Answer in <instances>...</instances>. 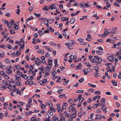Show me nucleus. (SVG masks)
Here are the masks:
<instances>
[{
    "mask_svg": "<svg viewBox=\"0 0 121 121\" xmlns=\"http://www.w3.org/2000/svg\"><path fill=\"white\" fill-rule=\"evenodd\" d=\"M2 83L3 84L5 85L6 86H8L11 84V82L9 81L4 80L2 81Z\"/></svg>",
    "mask_w": 121,
    "mask_h": 121,
    "instance_id": "1",
    "label": "nucleus"
},
{
    "mask_svg": "<svg viewBox=\"0 0 121 121\" xmlns=\"http://www.w3.org/2000/svg\"><path fill=\"white\" fill-rule=\"evenodd\" d=\"M17 25H16L15 23H12V25L14 26V27H12L11 28V30H13L14 29H16V30H17L18 28V25L19 24L18 22H17Z\"/></svg>",
    "mask_w": 121,
    "mask_h": 121,
    "instance_id": "2",
    "label": "nucleus"
},
{
    "mask_svg": "<svg viewBox=\"0 0 121 121\" xmlns=\"http://www.w3.org/2000/svg\"><path fill=\"white\" fill-rule=\"evenodd\" d=\"M48 62L49 64H47V65L48 68H51V65H52V60L51 59V58H49L48 59Z\"/></svg>",
    "mask_w": 121,
    "mask_h": 121,
    "instance_id": "3",
    "label": "nucleus"
},
{
    "mask_svg": "<svg viewBox=\"0 0 121 121\" xmlns=\"http://www.w3.org/2000/svg\"><path fill=\"white\" fill-rule=\"evenodd\" d=\"M110 33V32H108L107 31H105L104 34H102L101 36L102 37H103L104 38L105 37V36H107L108 34Z\"/></svg>",
    "mask_w": 121,
    "mask_h": 121,
    "instance_id": "4",
    "label": "nucleus"
},
{
    "mask_svg": "<svg viewBox=\"0 0 121 121\" xmlns=\"http://www.w3.org/2000/svg\"><path fill=\"white\" fill-rule=\"evenodd\" d=\"M74 43L73 41L71 40L69 41L68 43H66L65 44L68 47V45H74Z\"/></svg>",
    "mask_w": 121,
    "mask_h": 121,
    "instance_id": "5",
    "label": "nucleus"
},
{
    "mask_svg": "<svg viewBox=\"0 0 121 121\" xmlns=\"http://www.w3.org/2000/svg\"><path fill=\"white\" fill-rule=\"evenodd\" d=\"M35 63L37 65H39L40 64L41 60L40 59H37L35 60Z\"/></svg>",
    "mask_w": 121,
    "mask_h": 121,
    "instance_id": "6",
    "label": "nucleus"
},
{
    "mask_svg": "<svg viewBox=\"0 0 121 121\" xmlns=\"http://www.w3.org/2000/svg\"><path fill=\"white\" fill-rule=\"evenodd\" d=\"M48 6L47 5H45L43 8L42 10L44 11H48L49 10V9L48 8Z\"/></svg>",
    "mask_w": 121,
    "mask_h": 121,
    "instance_id": "7",
    "label": "nucleus"
},
{
    "mask_svg": "<svg viewBox=\"0 0 121 121\" xmlns=\"http://www.w3.org/2000/svg\"><path fill=\"white\" fill-rule=\"evenodd\" d=\"M43 22L45 25L47 24L48 22V20L45 18H44L43 21Z\"/></svg>",
    "mask_w": 121,
    "mask_h": 121,
    "instance_id": "8",
    "label": "nucleus"
},
{
    "mask_svg": "<svg viewBox=\"0 0 121 121\" xmlns=\"http://www.w3.org/2000/svg\"><path fill=\"white\" fill-rule=\"evenodd\" d=\"M29 84V85H31L33 84V82L32 81H31L29 82L28 81H26L25 83V84Z\"/></svg>",
    "mask_w": 121,
    "mask_h": 121,
    "instance_id": "9",
    "label": "nucleus"
},
{
    "mask_svg": "<svg viewBox=\"0 0 121 121\" xmlns=\"http://www.w3.org/2000/svg\"><path fill=\"white\" fill-rule=\"evenodd\" d=\"M75 19L74 18H72L70 20V23L71 24H73L75 21Z\"/></svg>",
    "mask_w": 121,
    "mask_h": 121,
    "instance_id": "10",
    "label": "nucleus"
},
{
    "mask_svg": "<svg viewBox=\"0 0 121 121\" xmlns=\"http://www.w3.org/2000/svg\"><path fill=\"white\" fill-rule=\"evenodd\" d=\"M96 52L97 54L100 55H101L103 53V52L102 51H100L99 50H97L96 51Z\"/></svg>",
    "mask_w": 121,
    "mask_h": 121,
    "instance_id": "11",
    "label": "nucleus"
},
{
    "mask_svg": "<svg viewBox=\"0 0 121 121\" xmlns=\"http://www.w3.org/2000/svg\"><path fill=\"white\" fill-rule=\"evenodd\" d=\"M25 45L24 44L21 45L19 48V50L20 51H22L23 50V48L24 47Z\"/></svg>",
    "mask_w": 121,
    "mask_h": 121,
    "instance_id": "12",
    "label": "nucleus"
},
{
    "mask_svg": "<svg viewBox=\"0 0 121 121\" xmlns=\"http://www.w3.org/2000/svg\"><path fill=\"white\" fill-rule=\"evenodd\" d=\"M63 90L64 89H60L57 91V92L59 94H61L63 92Z\"/></svg>",
    "mask_w": 121,
    "mask_h": 121,
    "instance_id": "13",
    "label": "nucleus"
},
{
    "mask_svg": "<svg viewBox=\"0 0 121 121\" xmlns=\"http://www.w3.org/2000/svg\"><path fill=\"white\" fill-rule=\"evenodd\" d=\"M105 65L108 67L109 68H110V66H111V65H112V64L111 63H106L105 64Z\"/></svg>",
    "mask_w": 121,
    "mask_h": 121,
    "instance_id": "14",
    "label": "nucleus"
},
{
    "mask_svg": "<svg viewBox=\"0 0 121 121\" xmlns=\"http://www.w3.org/2000/svg\"><path fill=\"white\" fill-rule=\"evenodd\" d=\"M54 64H55V67H56L58 66V65L57 64V59H55L54 61Z\"/></svg>",
    "mask_w": 121,
    "mask_h": 121,
    "instance_id": "15",
    "label": "nucleus"
},
{
    "mask_svg": "<svg viewBox=\"0 0 121 121\" xmlns=\"http://www.w3.org/2000/svg\"><path fill=\"white\" fill-rule=\"evenodd\" d=\"M7 47V46H5L4 44H2L0 46V48H2L4 49H6Z\"/></svg>",
    "mask_w": 121,
    "mask_h": 121,
    "instance_id": "16",
    "label": "nucleus"
},
{
    "mask_svg": "<svg viewBox=\"0 0 121 121\" xmlns=\"http://www.w3.org/2000/svg\"><path fill=\"white\" fill-rule=\"evenodd\" d=\"M30 121H38V120L35 117H33L31 118V120Z\"/></svg>",
    "mask_w": 121,
    "mask_h": 121,
    "instance_id": "17",
    "label": "nucleus"
},
{
    "mask_svg": "<svg viewBox=\"0 0 121 121\" xmlns=\"http://www.w3.org/2000/svg\"><path fill=\"white\" fill-rule=\"evenodd\" d=\"M12 72V71L11 70L8 69L5 72L6 73H11Z\"/></svg>",
    "mask_w": 121,
    "mask_h": 121,
    "instance_id": "18",
    "label": "nucleus"
},
{
    "mask_svg": "<svg viewBox=\"0 0 121 121\" xmlns=\"http://www.w3.org/2000/svg\"><path fill=\"white\" fill-rule=\"evenodd\" d=\"M21 53V52H19V50L17 51L16 52V56H19Z\"/></svg>",
    "mask_w": 121,
    "mask_h": 121,
    "instance_id": "19",
    "label": "nucleus"
},
{
    "mask_svg": "<svg viewBox=\"0 0 121 121\" xmlns=\"http://www.w3.org/2000/svg\"><path fill=\"white\" fill-rule=\"evenodd\" d=\"M111 82L112 83V84L113 86H117V83L115 82V81L112 80L111 81Z\"/></svg>",
    "mask_w": 121,
    "mask_h": 121,
    "instance_id": "20",
    "label": "nucleus"
},
{
    "mask_svg": "<svg viewBox=\"0 0 121 121\" xmlns=\"http://www.w3.org/2000/svg\"><path fill=\"white\" fill-rule=\"evenodd\" d=\"M68 105V104L67 103H64V106H63L62 108L63 109H64L66 107V106Z\"/></svg>",
    "mask_w": 121,
    "mask_h": 121,
    "instance_id": "21",
    "label": "nucleus"
},
{
    "mask_svg": "<svg viewBox=\"0 0 121 121\" xmlns=\"http://www.w3.org/2000/svg\"><path fill=\"white\" fill-rule=\"evenodd\" d=\"M48 8L50 10H52L53 9V4L49 5Z\"/></svg>",
    "mask_w": 121,
    "mask_h": 121,
    "instance_id": "22",
    "label": "nucleus"
},
{
    "mask_svg": "<svg viewBox=\"0 0 121 121\" xmlns=\"http://www.w3.org/2000/svg\"><path fill=\"white\" fill-rule=\"evenodd\" d=\"M38 52L39 53H42L43 54L44 52V51L42 49L39 50H38Z\"/></svg>",
    "mask_w": 121,
    "mask_h": 121,
    "instance_id": "23",
    "label": "nucleus"
},
{
    "mask_svg": "<svg viewBox=\"0 0 121 121\" xmlns=\"http://www.w3.org/2000/svg\"><path fill=\"white\" fill-rule=\"evenodd\" d=\"M85 65L86 66H87L89 67H90L91 66V65L89 63L87 62L85 63Z\"/></svg>",
    "mask_w": 121,
    "mask_h": 121,
    "instance_id": "24",
    "label": "nucleus"
},
{
    "mask_svg": "<svg viewBox=\"0 0 121 121\" xmlns=\"http://www.w3.org/2000/svg\"><path fill=\"white\" fill-rule=\"evenodd\" d=\"M88 84L89 86L93 87H95L96 86V85H93L90 83H88Z\"/></svg>",
    "mask_w": 121,
    "mask_h": 121,
    "instance_id": "25",
    "label": "nucleus"
},
{
    "mask_svg": "<svg viewBox=\"0 0 121 121\" xmlns=\"http://www.w3.org/2000/svg\"><path fill=\"white\" fill-rule=\"evenodd\" d=\"M65 95L64 94H62L61 95H60L59 96V97L60 98H63L65 97Z\"/></svg>",
    "mask_w": 121,
    "mask_h": 121,
    "instance_id": "26",
    "label": "nucleus"
},
{
    "mask_svg": "<svg viewBox=\"0 0 121 121\" xmlns=\"http://www.w3.org/2000/svg\"><path fill=\"white\" fill-rule=\"evenodd\" d=\"M7 24V26L9 27H10L12 26V24H11V23L10 22H8V23H6Z\"/></svg>",
    "mask_w": 121,
    "mask_h": 121,
    "instance_id": "27",
    "label": "nucleus"
},
{
    "mask_svg": "<svg viewBox=\"0 0 121 121\" xmlns=\"http://www.w3.org/2000/svg\"><path fill=\"white\" fill-rule=\"evenodd\" d=\"M49 115L48 114H46L45 115V117L46 118V120H50L49 119Z\"/></svg>",
    "mask_w": 121,
    "mask_h": 121,
    "instance_id": "28",
    "label": "nucleus"
},
{
    "mask_svg": "<svg viewBox=\"0 0 121 121\" xmlns=\"http://www.w3.org/2000/svg\"><path fill=\"white\" fill-rule=\"evenodd\" d=\"M34 14L36 16H37L38 18H40V14L34 13Z\"/></svg>",
    "mask_w": 121,
    "mask_h": 121,
    "instance_id": "29",
    "label": "nucleus"
},
{
    "mask_svg": "<svg viewBox=\"0 0 121 121\" xmlns=\"http://www.w3.org/2000/svg\"><path fill=\"white\" fill-rule=\"evenodd\" d=\"M44 32L43 31H38V33L40 35H42L44 34Z\"/></svg>",
    "mask_w": 121,
    "mask_h": 121,
    "instance_id": "30",
    "label": "nucleus"
},
{
    "mask_svg": "<svg viewBox=\"0 0 121 121\" xmlns=\"http://www.w3.org/2000/svg\"><path fill=\"white\" fill-rule=\"evenodd\" d=\"M86 69H83V72H84V74L85 75H86L88 73V72H87L86 71Z\"/></svg>",
    "mask_w": 121,
    "mask_h": 121,
    "instance_id": "31",
    "label": "nucleus"
},
{
    "mask_svg": "<svg viewBox=\"0 0 121 121\" xmlns=\"http://www.w3.org/2000/svg\"><path fill=\"white\" fill-rule=\"evenodd\" d=\"M1 54L0 55V57L1 58L4 57L5 56L4 54V52L2 51H1Z\"/></svg>",
    "mask_w": 121,
    "mask_h": 121,
    "instance_id": "32",
    "label": "nucleus"
},
{
    "mask_svg": "<svg viewBox=\"0 0 121 121\" xmlns=\"http://www.w3.org/2000/svg\"><path fill=\"white\" fill-rule=\"evenodd\" d=\"M98 106V104H96L92 106V108H95L97 107Z\"/></svg>",
    "mask_w": 121,
    "mask_h": 121,
    "instance_id": "33",
    "label": "nucleus"
},
{
    "mask_svg": "<svg viewBox=\"0 0 121 121\" xmlns=\"http://www.w3.org/2000/svg\"><path fill=\"white\" fill-rule=\"evenodd\" d=\"M33 19V17H30L28 18L26 20V22H28L29 21Z\"/></svg>",
    "mask_w": 121,
    "mask_h": 121,
    "instance_id": "34",
    "label": "nucleus"
},
{
    "mask_svg": "<svg viewBox=\"0 0 121 121\" xmlns=\"http://www.w3.org/2000/svg\"><path fill=\"white\" fill-rule=\"evenodd\" d=\"M107 108V107L105 106L103 107H102L101 108V109L102 110H103L106 109Z\"/></svg>",
    "mask_w": 121,
    "mask_h": 121,
    "instance_id": "35",
    "label": "nucleus"
},
{
    "mask_svg": "<svg viewBox=\"0 0 121 121\" xmlns=\"http://www.w3.org/2000/svg\"><path fill=\"white\" fill-rule=\"evenodd\" d=\"M100 74L97 73H94V75L96 77H98L100 75Z\"/></svg>",
    "mask_w": 121,
    "mask_h": 121,
    "instance_id": "36",
    "label": "nucleus"
},
{
    "mask_svg": "<svg viewBox=\"0 0 121 121\" xmlns=\"http://www.w3.org/2000/svg\"><path fill=\"white\" fill-rule=\"evenodd\" d=\"M95 90L94 89H90L88 90V91L89 92H93Z\"/></svg>",
    "mask_w": 121,
    "mask_h": 121,
    "instance_id": "37",
    "label": "nucleus"
},
{
    "mask_svg": "<svg viewBox=\"0 0 121 121\" xmlns=\"http://www.w3.org/2000/svg\"><path fill=\"white\" fill-rule=\"evenodd\" d=\"M84 79L83 78H82L81 79L79 80V81L80 83H82L84 81Z\"/></svg>",
    "mask_w": 121,
    "mask_h": 121,
    "instance_id": "38",
    "label": "nucleus"
},
{
    "mask_svg": "<svg viewBox=\"0 0 121 121\" xmlns=\"http://www.w3.org/2000/svg\"><path fill=\"white\" fill-rule=\"evenodd\" d=\"M101 92L100 91H96L94 93L96 94H100Z\"/></svg>",
    "mask_w": 121,
    "mask_h": 121,
    "instance_id": "39",
    "label": "nucleus"
},
{
    "mask_svg": "<svg viewBox=\"0 0 121 121\" xmlns=\"http://www.w3.org/2000/svg\"><path fill=\"white\" fill-rule=\"evenodd\" d=\"M16 80L19 81L21 80V78L20 76L16 77L15 78Z\"/></svg>",
    "mask_w": 121,
    "mask_h": 121,
    "instance_id": "40",
    "label": "nucleus"
},
{
    "mask_svg": "<svg viewBox=\"0 0 121 121\" xmlns=\"http://www.w3.org/2000/svg\"><path fill=\"white\" fill-rule=\"evenodd\" d=\"M117 2H116L114 3V4H113V5H116V6H117L118 7H120V5L118 4L117 3Z\"/></svg>",
    "mask_w": 121,
    "mask_h": 121,
    "instance_id": "41",
    "label": "nucleus"
},
{
    "mask_svg": "<svg viewBox=\"0 0 121 121\" xmlns=\"http://www.w3.org/2000/svg\"><path fill=\"white\" fill-rule=\"evenodd\" d=\"M57 78V79H61V78L60 77H57L56 76L53 75V79H55Z\"/></svg>",
    "mask_w": 121,
    "mask_h": 121,
    "instance_id": "42",
    "label": "nucleus"
},
{
    "mask_svg": "<svg viewBox=\"0 0 121 121\" xmlns=\"http://www.w3.org/2000/svg\"><path fill=\"white\" fill-rule=\"evenodd\" d=\"M83 91L82 90H78L76 91V93H82Z\"/></svg>",
    "mask_w": 121,
    "mask_h": 121,
    "instance_id": "43",
    "label": "nucleus"
},
{
    "mask_svg": "<svg viewBox=\"0 0 121 121\" xmlns=\"http://www.w3.org/2000/svg\"><path fill=\"white\" fill-rule=\"evenodd\" d=\"M12 68V66L11 65L10 66H7L6 68V69H7L10 70Z\"/></svg>",
    "mask_w": 121,
    "mask_h": 121,
    "instance_id": "44",
    "label": "nucleus"
},
{
    "mask_svg": "<svg viewBox=\"0 0 121 121\" xmlns=\"http://www.w3.org/2000/svg\"><path fill=\"white\" fill-rule=\"evenodd\" d=\"M2 21L5 24H6L8 22V21H6L4 19H3L2 20Z\"/></svg>",
    "mask_w": 121,
    "mask_h": 121,
    "instance_id": "45",
    "label": "nucleus"
},
{
    "mask_svg": "<svg viewBox=\"0 0 121 121\" xmlns=\"http://www.w3.org/2000/svg\"><path fill=\"white\" fill-rule=\"evenodd\" d=\"M5 61L6 63H7L8 64H9L10 63L9 60L8 59H6L5 60Z\"/></svg>",
    "mask_w": 121,
    "mask_h": 121,
    "instance_id": "46",
    "label": "nucleus"
},
{
    "mask_svg": "<svg viewBox=\"0 0 121 121\" xmlns=\"http://www.w3.org/2000/svg\"><path fill=\"white\" fill-rule=\"evenodd\" d=\"M80 99L79 100V102L80 103H81L83 101V98H82Z\"/></svg>",
    "mask_w": 121,
    "mask_h": 121,
    "instance_id": "47",
    "label": "nucleus"
},
{
    "mask_svg": "<svg viewBox=\"0 0 121 121\" xmlns=\"http://www.w3.org/2000/svg\"><path fill=\"white\" fill-rule=\"evenodd\" d=\"M91 62L92 63L94 62H96V59L95 58H93L91 59Z\"/></svg>",
    "mask_w": 121,
    "mask_h": 121,
    "instance_id": "48",
    "label": "nucleus"
},
{
    "mask_svg": "<svg viewBox=\"0 0 121 121\" xmlns=\"http://www.w3.org/2000/svg\"><path fill=\"white\" fill-rule=\"evenodd\" d=\"M97 60H98L99 62L101 63L102 62V59L100 57H99L98 58V59Z\"/></svg>",
    "mask_w": 121,
    "mask_h": 121,
    "instance_id": "49",
    "label": "nucleus"
},
{
    "mask_svg": "<svg viewBox=\"0 0 121 121\" xmlns=\"http://www.w3.org/2000/svg\"><path fill=\"white\" fill-rule=\"evenodd\" d=\"M6 46H7L8 48L9 49H11L12 48L11 46L9 44H8Z\"/></svg>",
    "mask_w": 121,
    "mask_h": 121,
    "instance_id": "50",
    "label": "nucleus"
},
{
    "mask_svg": "<svg viewBox=\"0 0 121 121\" xmlns=\"http://www.w3.org/2000/svg\"><path fill=\"white\" fill-rule=\"evenodd\" d=\"M56 117L55 116H53V121L55 120V121H59V120L56 118H55Z\"/></svg>",
    "mask_w": 121,
    "mask_h": 121,
    "instance_id": "51",
    "label": "nucleus"
},
{
    "mask_svg": "<svg viewBox=\"0 0 121 121\" xmlns=\"http://www.w3.org/2000/svg\"><path fill=\"white\" fill-rule=\"evenodd\" d=\"M82 112H79L78 114V117H82Z\"/></svg>",
    "mask_w": 121,
    "mask_h": 121,
    "instance_id": "52",
    "label": "nucleus"
},
{
    "mask_svg": "<svg viewBox=\"0 0 121 121\" xmlns=\"http://www.w3.org/2000/svg\"><path fill=\"white\" fill-rule=\"evenodd\" d=\"M17 12L16 13L18 15H19L20 13H19V12H20V10L19 9H18L17 10Z\"/></svg>",
    "mask_w": 121,
    "mask_h": 121,
    "instance_id": "53",
    "label": "nucleus"
},
{
    "mask_svg": "<svg viewBox=\"0 0 121 121\" xmlns=\"http://www.w3.org/2000/svg\"><path fill=\"white\" fill-rule=\"evenodd\" d=\"M80 68L81 67H79V66H78V65H76L75 67V68L76 70L78 69H80Z\"/></svg>",
    "mask_w": 121,
    "mask_h": 121,
    "instance_id": "54",
    "label": "nucleus"
},
{
    "mask_svg": "<svg viewBox=\"0 0 121 121\" xmlns=\"http://www.w3.org/2000/svg\"><path fill=\"white\" fill-rule=\"evenodd\" d=\"M33 7L32 6L31 7H30L29 8V10L30 11H31L33 9Z\"/></svg>",
    "mask_w": 121,
    "mask_h": 121,
    "instance_id": "55",
    "label": "nucleus"
},
{
    "mask_svg": "<svg viewBox=\"0 0 121 121\" xmlns=\"http://www.w3.org/2000/svg\"><path fill=\"white\" fill-rule=\"evenodd\" d=\"M76 114L75 115L74 114H73L72 115V116H71V117L72 118H74L76 117Z\"/></svg>",
    "mask_w": 121,
    "mask_h": 121,
    "instance_id": "56",
    "label": "nucleus"
},
{
    "mask_svg": "<svg viewBox=\"0 0 121 121\" xmlns=\"http://www.w3.org/2000/svg\"><path fill=\"white\" fill-rule=\"evenodd\" d=\"M15 52H13L11 54V55L12 57H14L15 56Z\"/></svg>",
    "mask_w": 121,
    "mask_h": 121,
    "instance_id": "57",
    "label": "nucleus"
},
{
    "mask_svg": "<svg viewBox=\"0 0 121 121\" xmlns=\"http://www.w3.org/2000/svg\"><path fill=\"white\" fill-rule=\"evenodd\" d=\"M72 45H69V46H68V48L70 49H72L73 48V47Z\"/></svg>",
    "mask_w": 121,
    "mask_h": 121,
    "instance_id": "58",
    "label": "nucleus"
},
{
    "mask_svg": "<svg viewBox=\"0 0 121 121\" xmlns=\"http://www.w3.org/2000/svg\"><path fill=\"white\" fill-rule=\"evenodd\" d=\"M69 82V81H66L64 83H63V84L65 85H66Z\"/></svg>",
    "mask_w": 121,
    "mask_h": 121,
    "instance_id": "59",
    "label": "nucleus"
},
{
    "mask_svg": "<svg viewBox=\"0 0 121 121\" xmlns=\"http://www.w3.org/2000/svg\"><path fill=\"white\" fill-rule=\"evenodd\" d=\"M41 108H43V109H44L45 108V106H44V104H41Z\"/></svg>",
    "mask_w": 121,
    "mask_h": 121,
    "instance_id": "60",
    "label": "nucleus"
},
{
    "mask_svg": "<svg viewBox=\"0 0 121 121\" xmlns=\"http://www.w3.org/2000/svg\"><path fill=\"white\" fill-rule=\"evenodd\" d=\"M96 7L99 9H101L102 8V7L101 6H100L99 5H97L96 6Z\"/></svg>",
    "mask_w": 121,
    "mask_h": 121,
    "instance_id": "61",
    "label": "nucleus"
},
{
    "mask_svg": "<svg viewBox=\"0 0 121 121\" xmlns=\"http://www.w3.org/2000/svg\"><path fill=\"white\" fill-rule=\"evenodd\" d=\"M112 59V56H108L107 58V59L109 61L110 60V59Z\"/></svg>",
    "mask_w": 121,
    "mask_h": 121,
    "instance_id": "62",
    "label": "nucleus"
},
{
    "mask_svg": "<svg viewBox=\"0 0 121 121\" xmlns=\"http://www.w3.org/2000/svg\"><path fill=\"white\" fill-rule=\"evenodd\" d=\"M8 88L10 90L12 89V86L11 85H9L8 86Z\"/></svg>",
    "mask_w": 121,
    "mask_h": 121,
    "instance_id": "63",
    "label": "nucleus"
},
{
    "mask_svg": "<svg viewBox=\"0 0 121 121\" xmlns=\"http://www.w3.org/2000/svg\"><path fill=\"white\" fill-rule=\"evenodd\" d=\"M120 73L119 74L118 76V77L119 79H121V72H120Z\"/></svg>",
    "mask_w": 121,
    "mask_h": 121,
    "instance_id": "64",
    "label": "nucleus"
}]
</instances>
